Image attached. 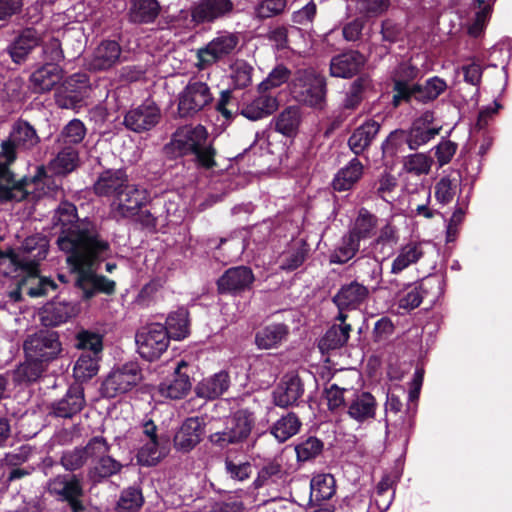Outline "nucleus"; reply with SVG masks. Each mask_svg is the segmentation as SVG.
Listing matches in <instances>:
<instances>
[{"mask_svg": "<svg viewBox=\"0 0 512 512\" xmlns=\"http://www.w3.org/2000/svg\"><path fill=\"white\" fill-rule=\"evenodd\" d=\"M79 164V152L75 147L64 146L49 163V169L56 175H67Z\"/></svg>", "mask_w": 512, "mask_h": 512, "instance_id": "a18cd8bd", "label": "nucleus"}, {"mask_svg": "<svg viewBox=\"0 0 512 512\" xmlns=\"http://www.w3.org/2000/svg\"><path fill=\"white\" fill-rule=\"evenodd\" d=\"M439 131L440 128L437 127H423L412 123L409 129H406L408 148L417 150L434 139Z\"/></svg>", "mask_w": 512, "mask_h": 512, "instance_id": "bf43d9fd", "label": "nucleus"}, {"mask_svg": "<svg viewBox=\"0 0 512 512\" xmlns=\"http://www.w3.org/2000/svg\"><path fill=\"white\" fill-rule=\"evenodd\" d=\"M224 472L228 479L234 482H244L253 473V465L249 461H240L226 457L224 460Z\"/></svg>", "mask_w": 512, "mask_h": 512, "instance_id": "680f3d73", "label": "nucleus"}, {"mask_svg": "<svg viewBox=\"0 0 512 512\" xmlns=\"http://www.w3.org/2000/svg\"><path fill=\"white\" fill-rule=\"evenodd\" d=\"M57 245L68 254L67 262L77 273L75 287L81 291L82 300H90L98 293L112 295L115 292V281L93 270L111 253L110 244L100 235L96 223H80L65 232L57 240Z\"/></svg>", "mask_w": 512, "mask_h": 512, "instance_id": "f257e3e1", "label": "nucleus"}, {"mask_svg": "<svg viewBox=\"0 0 512 512\" xmlns=\"http://www.w3.org/2000/svg\"><path fill=\"white\" fill-rule=\"evenodd\" d=\"M137 452V461L142 466H155L166 455V450L160 445V440L143 441Z\"/></svg>", "mask_w": 512, "mask_h": 512, "instance_id": "6e6d98bb", "label": "nucleus"}, {"mask_svg": "<svg viewBox=\"0 0 512 512\" xmlns=\"http://www.w3.org/2000/svg\"><path fill=\"white\" fill-rule=\"evenodd\" d=\"M259 93V96L242 108L241 113L247 119L256 121L267 117L277 109L278 102L275 96L268 92Z\"/></svg>", "mask_w": 512, "mask_h": 512, "instance_id": "58836bf2", "label": "nucleus"}, {"mask_svg": "<svg viewBox=\"0 0 512 512\" xmlns=\"http://www.w3.org/2000/svg\"><path fill=\"white\" fill-rule=\"evenodd\" d=\"M85 406L83 388L79 385L70 386L66 394L51 405L50 414L54 417L71 419L81 412Z\"/></svg>", "mask_w": 512, "mask_h": 512, "instance_id": "393cba45", "label": "nucleus"}, {"mask_svg": "<svg viewBox=\"0 0 512 512\" xmlns=\"http://www.w3.org/2000/svg\"><path fill=\"white\" fill-rule=\"evenodd\" d=\"M336 493V481L331 474H317L310 481L309 511L335 512L332 498Z\"/></svg>", "mask_w": 512, "mask_h": 512, "instance_id": "2eb2a0df", "label": "nucleus"}, {"mask_svg": "<svg viewBox=\"0 0 512 512\" xmlns=\"http://www.w3.org/2000/svg\"><path fill=\"white\" fill-rule=\"evenodd\" d=\"M144 504V497L139 487L131 486L124 489L117 502L118 512H136Z\"/></svg>", "mask_w": 512, "mask_h": 512, "instance_id": "e2e57ef3", "label": "nucleus"}, {"mask_svg": "<svg viewBox=\"0 0 512 512\" xmlns=\"http://www.w3.org/2000/svg\"><path fill=\"white\" fill-rule=\"evenodd\" d=\"M91 85L87 73H74L56 88L54 93L55 104L61 109H77L89 95Z\"/></svg>", "mask_w": 512, "mask_h": 512, "instance_id": "9d476101", "label": "nucleus"}, {"mask_svg": "<svg viewBox=\"0 0 512 512\" xmlns=\"http://www.w3.org/2000/svg\"><path fill=\"white\" fill-rule=\"evenodd\" d=\"M40 142L35 128L19 119L14 122L6 139L0 144V202H20L26 199L28 191L14 179L9 167L17 159L18 153L29 152Z\"/></svg>", "mask_w": 512, "mask_h": 512, "instance_id": "f03ea898", "label": "nucleus"}, {"mask_svg": "<svg viewBox=\"0 0 512 512\" xmlns=\"http://www.w3.org/2000/svg\"><path fill=\"white\" fill-rule=\"evenodd\" d=\"M164 150L172 157L191 156L198 169L210 170L217 166V151L206 127L201 124L177 128Z\"/></svg>", "mask_w": 512, "mask_h": 512, "instance_id": "7ed1b4c3", "label": "nucleus"}, {"mask_svg": "<svg viewBox=\"0 0 512 512\" xmlns=\"http://www.w3.org/2000/svg\"><path fill=\"white\" fill-rule=\"evenodd\" d=\"M370 80L366 77H358L349 86L341 103L344 111H355L364 100L365 91L370 87Z\"/></svg>", "mask_w": 512, "mask_h": 512, "instance_id": "3c124183", "label": "nucleus"}, {"mask_svg": "<svg viewBox=\"0 0 512 512\" xmlns=\"http://www.w3.org/2000/svg\"><path fill=\"white\" fill-rule=\"evenodd\" d=\"M275 130L284 136H295L300 125V111L295 106L285 108L274 119Z\"/></svg>", "mask_w": 512, "mask_h": 512, "instance_id": "8fccbe9b", "label": "nucleus"}, {"mask_svg": "<svg viewBox=\"0 0 512 512\" xmlns=\"http://www.w3.org/2000/svg\"><path fill=\"white\" fill-rule=\"evenodd\" d=\"M135 339L139 355L150 362L159 359L170 342L165 326L160 323H152L142 328Z\"/></svg>", "mask_w": 512, "mask_h": 512, "instance_id": "9b49d317", "label": "nucleus"}, {"mask_svg": "<svg viewBox=\"0 0 512 512\" xmlns=\"http://www.w3.org/2000/svg\"><path fill=\"white\" fill-rule=\"evenodd\" d=\"M150 201L148 190L136 184L129 183L128 186L112 199L109 206L110 217L116 222L132 219Z\"/></svg>", "mask_w": 512, "mask_h": 512, "instance_id": "0eeeda50", "label": "nucleus"}, {"mask_svg": "<svg viewBox=\"0 0 512 512\" xmlns=\"http://www.w3.org/2000/svg\"><path fill=\"white\" fill-rule=\"evenodd\" d=\"M239 42L238 33L218 32L211 41L197 50L195 66L199 70H205L214 64L228 61L237 53Z\"/></svg>", "mask_w": 512, "mask_h": 512, "instance_id": "39448f33", "label": "nucleus"}, {"mask_svg": "<svg viewBox=\"0 0 512 512\" xmlns=\"http://www.w3.org/2000/svg\"><path fill=\"white\" fill-rule=\"evenodd\" d=\"M359 250L360 241L347 231L330 253L329 262L331 264H346L356 256Z\"/></svg>", "mask_w": 512, "mask_h": 512, "instance_id": "37998d69", "label": "nucleus"}, {"mask_svg": "<svg viewBox=\"0 0 512 512\" xmlns=\"http://www.w3.org/2000/svg\"><path fill=\"white\" fill-rule=\"evenodd\" d=\"M122 468V463L107 453L90 464L87 478L92 484H98L119 474Z\"/></svg>", "mask_w": 512, "mask_h": 512, "instance_id": "72a5a7b5", "label": "nucleus"}, {"mask_svg": "<svg viewBox=\"0 0 512 512\" xmlns=\"http://www.w3.org/2000/svg\"><path fill=\"white\" fill-rule=\"evenodd\" d=\"M351 330V325L331 326L319 341L320 350L328 352L341 348L347 343Z\"/></svg>", "mask_w": 512, "mask_h": 512, "instance_id": "de8ad7c7", "label": "nucleus"}, {"mask_svg": "<svg viewBox=\"0 0 512 512\" xmlns=\"http://www.w3.org/2000/svg\"><path fill=\"white\" fill-rule=\"evenodd\" d=\"M286 472L277 459L265 462L257 473V477L252 482L255 490L263 487H270L283 480Z\"/></svg>", "mask_w": 512, "mask_h": 512, "instance_id": "79ce46f5", "label": "nucleus"}, {"mask_svg": "<svg viewBox=\"0 0 512 512\" xmlns=\"http://www.w3.org/2000/svg\"><path fill=\"white\" fill-rule=\"evenodd\" d=\"M62 77L63 70L59 65L45 63L30 75V87L34 93H46L52 90Z\"/></svg>", "mask_w": 512, "mask_h": 512, "instance_id": "cd10ccee", "label": "nucleus"}, {"mask_svg": "<svg viewBox=\"0 0 512 512\" xmlns=\"http://www.w3.org/2000/svg\"><path fill=\"white\" fill-rule=\"evenodd\" d=\"M55 225L61 226V232L57 240L67 231L74 229L77 225L83 222H91V220L85 218L82 220L77 219V208L70 202H61L54 215ZM92 223H94L92 221Z\"/></svg>", "mask_w": 512, "mask_h": 512, "instance_id": "09e8293b", "label": "nucleus"}, {"mask_svg": "<svg viewBox=\"0 0 512 512\" xmlns=\"http://www.w3.org/2000/svg\"><path fill=\"white\" fill-rule=\"evenodd\" d=\"M443 292V277L437 274L428 275L414 286L408 287L407 291L399 299V308L411 311L419 307L424 298L430 297V301L434 302Z\"/></svg>", "mask_w": 512, "mask_h": 512, "instance_id": "ddd939ff", "label": "nucleus"}, {"mask_svg": "<svg viewBox=\"0 0 512 512\" xmlns=\"http://www.w3.org/2000/svg\"><path fill=\"white\" fill-rule=\"evenodd\" d=\"M231 379L228 371L221 370L213 375L203 378L195 387L198 397L206 400H214L228 391Z\"/></svg>", "mask_w": 512, "mask_h": 512, "instance_id": "c85d7f7f", "label": "nucleus"}, {"mask_svg": "<svg viewBox=\"0 0 512 512\" xmlns=\"http://www.w3.org/2000/svg\"><path fill=\"white\" fill-rule=\"evenodd\" d=\"M187 367L188 365L185 361H180L171 378L159 384L158 390L161 396L177 400L189 393L192 386L190 377L187 373L182 372V369Z\"/></svg>", "mask_w": 512, "mask_h": 512, "instance_id": "a878e982", "label": "nucleus"}, {"mask_svg": "<svg viewBox=\"0 0 512 512\" xmlns=\"http://www.w3.org/2000/svg\"><path fill=\"white\" fill-rule=\"evenodd\" d=\"M422 77L420 68L411 59L401 61L391 72L393 83L392 104L394 107L401 103H411V93L415 86V80Z\"/></svg>", "mask_w": 512, "mask_h": 512, "instance_id": "f8f14e48", "label": "nucleus"}, {"mask_svg": "<svg viewBox=\"0 0 512 512\" xmlns=\"http://www.w3.org/2000/svg\"><path fill=\"white\" fill-rule=\"evenodd\" d=\"M23 349L25 357L49 365L60 356L62 343L57 332L40 330L25 339Z\"/></svg>", "mask_w": 512, "mask_h": 512, "instance_id": "1a4fd4ad", "label": "nucleus"}, {"mask_svg": "<svg viewBox=\"0 0 512 512\" xmlns=\"http://www.w3.org/2000/svg\"><path fill=\"white\" fill-rule=\"evenodd\" d=\"M304 392V383L297 374H285L272 391V402L283 409L295 407L300 404Z\"/></svg>", "mask_w": 512, "mask_h": 512, "instance_id": "a211bd4d", "label": "nucleus"}, {"mask_svg": "<svg viewBox=\"0 0 512 512\" xmlns=\"http://www.w3.org/2000/svg\"><path fill=\"white\" fill-rule=\"evenodd\" d=\"M161 7L157 0H131L128 20L134 24L153 23L160 13Z\"/></svg>", "mask_w": 512, "mask_h": 512, "instance_id": "4c0bfd02", "label": "nucleus"}, {"mask_svg": "<svg viewBox=\"0 0 512 512\" xmlns=\"http://www.w3.org/2000/svg\"><path fill=\"white\" fill-rule=\"evenodd\" d=\"M289 326L284 323H271L258 330L255 344L259 349L277 348L289 335Z\"/></svg>", "mask_w": 512, "mask_h": 512, "instance_id": "c9c22d12", "label": "nucleus"}, {"mask_svg": "<svg viewBox=\"0 0 512 512\" xmlns=\"http://www.w3.org/2000/svg\"><path fill=\"white\" fill-rule=\"evenodd\" d=\"M448 88L446 80L439 76L428 78L424 83H415L411 93V102L429 104L434 102Z\"/></svg>", "mask_w": 512, "mask_h": 512, "instance_id": "2f4dec72", "label": "nucleus"}, {"mask_svg": "<svg viewBox=\"0 0 512 512\" xmlns=\"http://www.w3.org/2000/svg\"><path fill=\"white\" fill-rule=\"evenodd\" d=\"M425 255L422 242L411 240L402 245L397 256L391 264V273L399 274L413 264H416Z\"/></svg>", "mask_w": 512, "mask_h": 512, "instance_id": "f704fd0d", "label": "nucleus"}, {"mask_svg": "<svg viewBox=\"0 0 512 512\" xmlns=\"http://www.w3.org/2000/svg\"><path fill=\"white\" fill-rule=\"evenodd\" d=\"M302 423L294 412H289L279 418L271 427V434L280 442L283 443L296 435Z\"/></svg>", "mask_w": 512, "mask_h": 512, "instance_id": "49530a36", "label": "nucleus"}, {"mask_svg": "<svg viewBox=\"0 0 512 512\" xmlns=\"http://www.w3.org/2000/svg\"><path fill=\"white\" fill-rule=\"evenodd\" d=\"M378 217L366 208H361L350 226L348 232L358 241L371 239L376 235Z\"/></svg>", "mask_w": 512, "mask_h": 512, "instance_id": "ea45409f", "label": "nucleus"}, {"mask_svg": "<svg viewBox=\"0 0 512 512\" xmlns=\"http://www.w3.org/2000/svg\"><path fill=\"white\" fill-rule=\"evenodd\" d=\"M77 313L76 306L70 302L52 301L47 303L40 312V321L46 327H56Z\"/></svg>", "mask_w": 512, "mask_h": 512, "instance_id": "c756f323", "label": "nucleus"}, {"mask_svg": "<svg viewBox=\"0 0 512 512\" xmlns=\"http://www.w3.org/2000/svg\"><path fill=\"white\" fill-rule=\"evenodd\" d=\"M400 239L399 229L391 221H387L380 229L376 237L371 242L373 250L384 253L386 249L393 250Z\"/></svg>", "mask_w": 512, "mask_h": 512, "instance_id": "864d4df0", "label": "nucleus"}, {"mask_svg": "<svg viewBox=\"0 0 512 512\" xmlns=\"http://www.w3.org/2000/svg\"><path fill=\"white\" fill-rule=\"evenodd\" d=\"M291 76V71L284 64H277L268 74L267 78L259 86V92H268L286 83Z\"/></svg>", "mask_w": 512, "mask_h": 512, "instance_id": "338daca9", "label": "nucleus"}, {"mask_svg": "<svg viewBox=\"0 0 512 512\" xmlns=\"http://www.w3.org/2000/svg\"><path fill=\"white\" fill-rule=\"evenodd\" d=\"M363 165L358 158L351 159L341 168L332 181L334 190L342 192L350 190L362 177Z\"/></svg>", "mask_w": 512, "mask_h": 512, "instance_id": "a19ab883", "label": "nucleus"}, {"mask_svg": "<svg viewBox=\"0 0 512 512\" xmlns=\"http://www.w3.org/2000/svg\"><path fill=\"white\" fill-rule=\"evenodd\" d=\"M47 493L57 502L65 503L71 512H83L84 488L79 475L58 474L47 482Z\"/></svg>", "mask_w": 512, "mask_h": 512, "instance_id": "423d86ee", "label": "nucleus"}, {"mask_svg": "<svg viewBox=\"0 0 512 512\" xmlns=\"http://www.w3.org/2000/svg\"><path fill=\"white\" fill-rule=\"evenodd\" d=\"M75 347L82 353L101 355L103 351V337L97 332L81 330L76 334Z\"/></svg>", "mask_w": 512, "mask_h": 512, "instance_id": "052dcab7", "label": "nucleus"}, {"mask_svg": "<svg viewBox=\"0 0 512 512\" xmlns=\"http://www.w3.org/2000/svg\"><path fill=\"white\" fill-rule=\"evenodd\" d=\"M129 185V179L124 169H106L101 172L93 185V191L100 197L115 199L124 187Z\"/></svg>", "mask_w": 512, "mask_h": 512, "instance_id": "4be33fe9", "label": "nucleus"}, {"mask_svg": "<svg viewBox=\"0 0 512 512\" xmlns=\"http://www.w3.org/2000/svg\"><path fill=\"white\" fill-rule=\"evenodd\" d=\"M292 97L298 103L322 109L326 103V77L314 67L295 70L289 83Z\"/></svg>", "mask_w": 512, "mask_h": 512, "instance_id": "20e7f679", "label": "nucleus"}, {"mask_svg": "<svg viewBox=\"0 0 512 512\" xmlns=\"http://www.w3.org/2000/svg\"><path fill=\"white\" fill-rule=\"evenodd\" d=\"M369 296L367 286L352 281L341 286L338 292L333 296L332 301L339 310L356 309L362 305Z\"/></svg>", "mask_w": 512, "mask_h": 512, "instance_id": "bb28decb", "label": "nucleus"}, {"mask_svg": "<svg viewBox=\"0 0 512 512\" xmlns=\"http://www.w3.org/2000/svg\"><path fill=\"white\" fill-rule=\"evenodd\" d=\"M100 359L101 355L81 353L73 368L75 379L85 382L94 377L98 373Z\"/></svg>", "mask_w": 512, "mask_h": 512, "instance_id": "5fc2aeb1", "label": "nucleus"}, {"mask_svg": "<svg viewBox=\"0 0 512 512\" xmlns=\"http://www.w3.org/2000/svg\"><path fill=\"white\" fill-rule=\"evenodd\" d=\"M87 129L80 119H72L61 130L58 142L64 146L74 147L79 145L85 138Z\"/></svg>", "mask_w": 512, "mask_h": 512, "instance_id": "13d9d810", "label": "nucleus"}, {"mask_svg": "<svg viewBox=\"0 0 512 512\" xmlns=\"http://www.w3.org/2000/svg\"><path fill=\"white\" fill-rule=\"evenodd\" d=\"M461 176L459 173L443 176L435 184V198L438 203L447 205L452 202L460 190Z\"/></svg>", "mask_w": 512, "mask_h": 512, "instance_id": "603ef678", "label": "nucleus"}, {"mask_svg": "<svg viewBox=\"0 0 512 512\" xmlns=\"http://www.w3.org/2000/svg\"><path fill=\"white\" fill-rule=\"evenodd\" d=\"M380 128V123L373 119H369L357 127L348 139V146L351 151L355 155L362 154L370 147Z\"/></svg>", "mask_w": 512, "mask_h": 512, "instance_id": "7c9ffc66", "label": "nucleus"}, {"mask_svg": "<svg viewBox=\"0 0 512 512\" xmlns=\"http://www.w3.org/2000/svg\"><path fill=\"white\" fill-rule=\"evenodd\" d=\"M254 425L253 413L248 410L241 409L236 411L226 421L225 431L228 436L235 442L241 443L248 438Z\"/></svg>", "mask_w": 512, "mask_h": 512, "instance_id": "473e14b6", "label": "nucleus"}, {"mask_svg": "<svg viewBox=\"0 0 512 512\" xmlns=\"http://www.w3.org/2000/svg\"><path fill=\"white\" fill-rule=\"evenodd\" d=\"M121 55V47L114 40H104L95 49L90 66L94 70H107L114 66Z\"/></svg>", "mask_w": 512, "mask_h": 512, "instance_id": "e433bc0d", "label": "nucleus"}, {"mask_svg": "<svg viewBox=\"0 0 512 512\" xmlns=\"http://www.w3.org/2000/svg\"><path fill=\"white\" fill-rule=\"evenodd\" d=\"M43 43V32L34 27L23 29L7 50L13 62H24L31 51Z\"/></svg>", "mask_w": 512, "mask_h": 512, "instance_id": "5701e85b", "label": "nucleus"}, {"mask_svg": "<svg viewBox=\"0 0 512 512\" xmlns=\"http://www.w3.org/2000/svg\"><path fill=\"white\" fill-rule=\"evenodd\" d=\"M231 70V79L236 88L244 89L251 84L253 67L245 60H236L231 65Z\"/></svg>", "mask_w": 512, "mask_h": 512, "instance_id": "774afa93", "label": "nucleus"}, {"mask_svg": "<svg viewBox=\"0 0 512 512\" xmlns=\"http://www.w3.org/2000/svg\"><path fill=\"white\" fill-rule=\"evenodd\" d=\"M165 329L170 339L182 340L190 334L189 312L180 307L171 312L167 319Z\"/></svg>", "mask_w": 512, "mask_h": 512, "instance_id": "c03bdc74", "label": "nucleus"}, {"mask_svg": "<svg viewBox=\"0 0 512 512\" xmlns=\"http://www.w3.org/2000/svg\"><path fill=\"white\" fill-rule=\"evenodd\" d=\"M161 119V110L152 100L128 110L124 116V126L135 133H144L153 129Z\"/></svg>", "mask_w": 512, "mask_h": 512, "instance_id": "dca6fc26", "label": "nucleus"}, {"mask_svg": "<svg viewBox=\"0 0 512 512\" xmlns=\"http://www.w3.org/2000/svg\"><path fill=\"white\" fill-rule=\"evenodd\" d=\"M432 160L423 153H415L408 155L404 159V170L416 176L426 175L430 172Z\"/></svg>", "mask_w": 512, "mask_h": 512, "instance_id": "69168bd1", "label": "nucleus"}, {"mask_svg": "<svg viewBox=\"0 0 512 512\" xmlns=\"http://www.w3.org/2000/svg\"><path fill=\"white\" fill-rule=\"evenodd\" d=\"M143 379L142 369L137 362H128L111 370L101 384L104 397L114 398L127 393Z\"/></svg>", "mask_w": 512, "mask_h": 512, "instance_id": "6e6552de", "label": "nucleus"}, {"mask_svg": "<svg viewBox=\"0 0 512 512\" xmlns=\"http://www.w3.org/2000/svg\"><path fill=\"white\" fill-rule=\"evenodd\" d=\"M366 63L365 56L356 50H349L332 57L330 74L338 78H352L357 75Z\"/></svg>", "mask_w": 512, "mask_h": 512, "instance_id": "b1692460", "label": "nucleus"}, {"mask_svg": "<svg viewBox=\"0 0 512 512\" xmlns=\"http://www.w3.org/2000/svg\"><path fill=\"white\" fill-rule=\"evenodd\" d=\"M377 407L376 398L367 391H355L346 403L347 415L359 424L373 420Z\"/></svg>", "mask_w": 512, "mask_h": 512, "instance_id": "aec40b11", "label": "nucleus"}, {"mask_svg": "<svg viewBox=\"0 0 512 512\" xmlns=\"http://www.w3.org/2000/svg\"><path fill=\"white\" fill-rule=\"evenodd\" d=\"M255 276L248 266H236L227 269L217 280L219 294L239 296L252 288Z\"/></svg>", "mask_w": 512, "mask_h": 512, "instance_id": "f3484780", "label": "nucleus"}, {"mask_svg": "<svg viewBox=\"0 0 512 512\" xmlns=\"http://www.w3.org/2000/svg\"><path fill=\"white\" fill-rule=\"evenodd\" d=\"M204 429L205 423L202 418H187L174 436L175 448L182 452L191 451L201 442Z\"/></svg>", "mask_w": 512, "mask_h": 512, "instance_id": "412c9836", "label": "nucleus"}, {"mask_svg": "<svg viewBox=\"0 0 512 512\" xmlns=\"http://www.w3.org/2000/svg\"><path fill=\"white\" fill-rule=\"evenodd\" d=\"M234 11L232 0H199L191 6L190 15L192 22L199 25L230 17Z\"/></svg>", "mask_w": 512, "mask_h": 512, "instance_id": "6ab92c4d", "label": "nucleus"}, {"mask_svg": "<svg viewBox=\"0 0 512 512\" xmlns=\"http://www.w3.org/2000/svg\"><path fill=\"white\" fill-rule=\"evenodd\" d=\"M324 443L315 436L301 438L294 449L298 462H309L317 458L323 451Z\"/></svg>", "mask_w": 512, "mask_h": 512, "instance_id": "4d7b16f0", "label": "nucleus"}, {"mask_svg": "<svg viewBox=\"0 0 512 512\" xmlns=\"http://www.w3.org/2000/svg\"><path fill=\"white\" fill-rule=\"evenodd\" d=\"M213 100L209 86L201 81H189L178 96L180 117H192L203 110Z\"/></svg>", "mask_w": 512, "mask_h": 512, "instance_id": "4468645a", "label": "nucleus"}, {"mask_svg": "<svg viewBox=\"0 0 512 512\" xmlns=\"http://www.w3.org/2000/svg\"><path fill=\"white\" fill-rule=\"evenodd\" d=\"M363 281L378 285L382 279V266L376 260L367 257H359L354 262Z\"/></svg>", "mask_w": 512, "mask_h": 512, "instance_id": "0e129e2a", "label": "nucleus"}]
</instances>
